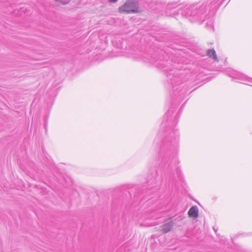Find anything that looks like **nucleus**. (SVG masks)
Returning a JSON list of instances; mask_svg holds the SVG:
<instances>
[{"mask_svg":"<svg viewBox=\"0 0 252 252\" xmlns=\"http://www.w3.org/2000/svg\"><path fill=\"white\" fill-rule=\"evenodd\" d=\"M198 210L196 206L191 207L188 211V215L189 217L197 218L198 217Z\"/></svg>","mask_w":252,"mask_h":252,"instance_id":"nucleus-7","label":"nucleus"},{"mask_svg":"<svg viewBox=\"0 0 252 252\" xmlns=\"http://www.w3.org/2000/svg\"><path fill=\"white\" fill-rule=\"evenodd\" d=\"M177 70L173 71V73H169L167 75V77L169 78V83H171L172 86V89L174 91H176L180 89V87H177L178 86H180L182 84V81L181 76L175 75L171 77L172 74H174Z\"/></svg>","mask_w":252,"mask_h":252,"instance_id":"nucleus-4","label":"nucleus"},{"mask_svg":"<svg viewBox=\"0 0 252 252\" xmlns=\"http://www.w3.org/2000/svg\"><path fill=\"white\" fill-rule=\"evenodd\" d=\"M173 226V222L172 220H168L160 226L161 231L164 233L169 232Z\"/></svg>","mask_w":252,"mask_h":252,"instance_id":"nucleus-6","label":"nucleus"},{"mask_svg":"<svg viewBox=\"0 0 252 252\" xmlns=\"http://www.w3.org/2000/svg\"><path fill=\"white\" fill-rule=\"evenodd\" d=\"M207 55L212 58L215 61L218 62L216 51L214 49H209L207 52Z\"/></svg>","mask_w":252,"mask_h":252,"instance_id":"nucleus-8","label":"nucleus"},{"mask_svg":"<svg viewBox=\"0 0 252 252\" xmlns=\"http://www.w3.org/2000/svg\"><path fill=\"white\" fill-rule=\"evenodd\" d=\"M250 84L251 86H252V83H250Z\"/></svg>","mask_w":252,"mask_h":252,"instance_id":"nucleus-14","label":"nucleus"},{"mask_svg":"<svg viewBox=\"0 0 252 252\" xmlns=\"http://www.w3.org/2000/svg\"><path fill=\"white\" fill-rule=\"evenodd\" d=\"M66 3V2H65V1H64V2H63L64 4L65 3Z\"/></svg>","mask_w":252,"mask_h":252,"instance_id":"nucleus-13","label":"nucleus"},{"mask_svg":"<svg viewBox=\"0 0 252 252\" xmlns=\"http://www.w3.org/2000/svg\"><path fill=\"white\" fill-rule=\"evenodd\" d=\"M227 75L232 78L233 79L236 80L241 83H243L247 85H251L250 83H252V78H250L240 72L235 70H229L227 72Z\"/></svg>","mask_w":252,"mask_h":252,"instance_id":"nucleus-3","label":"nucleus"},{"mask_svg":"<svg viewBox=\"0 0 252 252\" xmlns=\"http://www.w3.org/2000/svg\"><path fill=\"white\" fill-rule=\"evenodd\" d=\"M219 0H207L188 6L184 14L191 22H203L207 18L210 10H216Z\"/></svg>","mask_w":252,"mask_h":252,"instance_id":"nucleus-1","label":"nucleus"},{"mask_svg":"<svg viewBox=\"0 0 252 252\" xmlns=\"http://www.w3.org/2000/svg\"><path fill=\"white\" fill-rule=\"evenodd\" d=\"M169 113H170V111H169L168 112H167L166 113V116H167Z\"/></svg>","mask_w":252,"mask_h":252,"instance_id":"nucleus-12","label":"nucleus"},{"mask_svg":"<svg viewBox=\"0 0 252 252\" xmlns=\"http://www.w3.org/2000/svg\"><path fill=\"white\" fill-rule=\"evenodd\" d=\"M67 182L68 183V186H71L72 184V181L70 178H68V181Z\"/></svg>","mask_w":252,"mask_h":252,"instance_id":"nucleus-10","label":"nucleus"},{"mask_svg":"<svg viewBox=\"0 0 252 252\" xmlns=\"http://www.w3.org/2000/svg\"><path fill=\"white\" fill-rule=\"evenodd\" d=\"M156 214V212H155V211H152L149 213H147L146 214V215L145 216V219H156L158 217L155 216Z\"/></svg>","mask_w":252,"mask_h":252,"instance_id":"nucleus-9","label":"nucleus"},{"mask_svg":"<svg viewBox=\"0 0 252 252\" xmlns=\"http://www.w3.org/2000/svg\"><path fill=\"white\" fill-rule=\"evenodd\" d=\"M178 139V132L172 131L171 133H169L168 137L165 139V141L166 140H170V142L173 144V145H176L177 143Z\"/></svg>","mask_w":252,"mask_h":252,"instance_id":"nucleus-5","label":"nucleus"},{"mask_svg":"<svg viewBox=\"0 0 252 252\" xmlns=\"http://www.w3.org/2000/svg\"><path fill=\"white\" fill-rule=\"evenodd\" d=\"M118 0H108V1L110 2H116Z\"/></svg>","mask_w":252,"mask_h":252,"instance_id":"nucleus-11","label":"nucleus"},{"mask_svg":"<svg viewBox=\"0 0 252 252\" xmlns=\"http://www.w3.org/2000/svg\"><path fill=\"white\" fill-rule=\"evenodd\" d=\"M118 11L121 13H134L140 11L137 0H126L125 3L120 6Z\"/></svg>","mask_w":252,"mask_h":252,"instance_id":"nucleus-2","label":"nucleus"}]
</instances>
